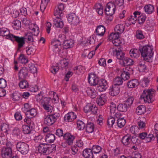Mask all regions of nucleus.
Returning <instances> with one entry per match:
<instances>
[{"label":"nucleus","mask_w":158,"mask_h":158,"mask_svg":"<svg viewBox=\"0 0 158 158\" xmlns=\"http://www.w3.org/2000/svg\"><path fill=\"white\" fill-rule=\"evenodd\" d=\"M139 50L144 60L149 62H152V58L153 55V48L148 46H146L140 48Z\"/></svg>","instance_id":"nucleus-1"},{"label":"nucleus","mask_w":158,"mask_h":158,"mask_svg":"<svg viewBox=\"0 0 158 158\" xmlns=\"http://www.w3.org/2000/svg\"><path fill=\"white\" fill-rule=\"evenodd\" d=\"M154 91L152 89L144 90L141 95V99H143L145 102L152 103L154 101L153 95Z\"/></svg>","instance_id":"nucleus-2"},{"label":"nucleus","mask_w":158,"mask_h":158,"mask_svg":"<svg viewBox=\"0 0 158 158\" xmlns=\"http://www.w3.org/2000/svg\"><path fill=\"white\" fill-rule=\"evenodd\" d=\"M8 39L12 41H15L17 43L18 51L23 47L25 43V38L24 37H20L10 34Z\"/></svg>","instance_id":"nucleus-3"},{"label":"nucleus","mask_w":158,"mask_h":158,"mask_svg":"<svg viewBox=\"0 0 158 158\" xmlns=\"http://www.w3.org/2000/svg\"><path fill=\"white\" fill-rule=\"evenodd\" d=\"M12 145L10 142H7L5 147L2 148L1 154L2 158H11L12 155Z\"/></svg>","instance_id":"nucleus-4"},{"label":"nucleus","mask_w":158,"mask_h":158,"mask_svg":"<svg viewBox=\"0 0 158 158\" xmlns=\"http://www.w3.org/2000/svg\"><path fill=\"white\" fill-rule=\"evenodd\" d=\"M137 139L136 137L131 136V135L127 134L123 137L122 142L124 145L127 146L131 143H135Z\"/></svg>","instance_id":"nucleus-5"},{"label":"nucleus","mask_w":158,"mask_h":158,"mask_svg":"<svg viewBox=\"0 0 158 158\" xmlns=\"http://www.w3.org/2000/svg\"><path fill=\"white\" fill-rule=\"evenodd\" d=\"M16 148L23 155L27 154L29 151V145L23 142L18 143L17 144Z\"/></svg>","instance_id":"nucleus-6"},{"label":"nucleus","mask_w":158,"mask_h":158,"mask_svg":"<svg viewBox=\"0 0 158 158\" xmlns=\"http://www.w3.org/2000/svg\"><path fill=\"white\" fill-rule=\"evenodd\" d=\"M116 6L112 2L107 3L106 6L105 11L106 14L109 16H112L116 10Z\"/></svg>","instance_id":"nucleus-7"},{"label":"nucleus","mask_w":158,"mask_h":158,"mask_svg":"<svg viewBox=\"0 0 158 158\" xmlns=\"http://www.w3.org/2000/svg\"><path fill=\"white\" fill-rule=\"evenodd\" d=\"M68 20L71 25L76 26L79 23V20L78 17L75 13H71L68 15Z\"/></svg>","instance_id":"nucleus-8"},{"label":"nucleus","mask_w":158,"mask_h":158,"mask_svg":"<svg viewBox=\"0 0 158 158\" xmlns=\"http://www.w3.org/2000/svg\"><path fill=\"white\" fill-rule=\"evenodd\" d=\"M123 48L121 47H114L113 48V52L114 54L115 53V55L117 58L119 60H123L124 57V53L122 51Z\"/></svg>","instance_id":"nucleus-9"},{"label":"nucleus","mask_w":158,"mask_h":158,"mask_svg":"<svg viewBox=\"0 0 158 158\" xmlns=\"http://www.w3.org/2000/svg\"><path fill=\"white\" fill-rule=\"evenodd\" d=\"M97 85V89L99 91L102 92L106 89L107 83L105 79H102L99 80Z\"/></svg>","instance_id":"nucleus-10"},{"label":"nucleus","mask_w":158,"mask_h":158,"mask_svg":"<svg viewBox=\"0 0 158 158\" xmlns=\"http://www.w3.org/2000/svg\"><path fill=\"white\" fill-rule=\"evenodd\" d=\"M121 86L115 85H113L110 87L109 93L112 96L117 95L120 92Z\"/></svg>","instance_id":"nucleus-11"},{"label":"nucleus","mask_w":158,"mask_h":158,"mask_svg":"<svg viewBox=\"0 0 158 158\" xmlns=\"http://www.w3.org/2000/svg\"><path fill=\"white\" fill-rule=\"evenodd\" d=\"M28 71L26 67H24L20 70L19 73V79L20 80H24L28 76Z\"/></svg>","instance_id":"nucleus-12"},{"label":"nucleus","mask_w":158,"mask_h":158,"mask_svg":"<svg viewBox=\"0 0 158 158\" xmlns=\"http://www.w3.org/2000/svg\"><path fill=\"white\" fill-rule=\"evenodd\" d=\"M88 78L89 82L91 85L94 86L97 85L99 79L95 77L94 74L91 73L89 74Z\"/></svg>","instance_id":"nucleus-13"},{"label":"nucleus","mask_w":158,"mask_h":158,"mask_svg":"<svg viewBox=\"0 0 158 158\" xmlns=\"http://www.w3.org/2000/svg\"><path fill=\"white\" fill-rule=\"evenodd\" d=\"M64 139L66 140V143L69 145H71L73 143V141L75 139V136L70 133H67L63 136Z\"/></svg>","instance_id":"nucleus-14"},{"label":"nucleus","mask_w":158,"mask_h":158,"mask_svg":"<svg viewBox=\"0 0 158 158\" xmlns=\"http://www.w3.org/2000/svg\"><path fill=\"white\" fill-rule=\"evenodd\" d=\"M105 31L104 26L102 25H99L97 27L95 30L96 34L97 35L102 36L104 35Z\"/></svg>","instance_id":"nucleus-15"},{"label":"nucleus","mask_w":158,"mask_h":158,"mask_svg":"<svg viewBox=\"0 0 158 158\" xmlns=\"http://www.w3.org/2000/svg\"><path fill=\"white\" fill-rule=\"evenodd\" d=\"M56 121L50 114L47 115L44 118V123L48 126H51Z\"/></svg>","instance_id":"nucleus-16"},{"label":"nucleus","mask_w":158,"mask_h":158,"mask_svg":"<svg viewBox=\"0 0 158 158\" xmlns=\"http://www.w3.org/2000/svg\"><path fill=\"white\" fill-rule=\"evenodd\" d=\"M77 116L74 114V113L71 112L66 114L64 117L65 120H67L68 122H72L73 120L76 118Z\"/></svg>","instance_id":"nucleus-17"},{"label":"nucleus","mask_w":158,"mask_h":158,"mask_svg":"<svg viewBox=\"0 0 158 158\" xmlns=\"http://www.w3.org/2000/svg\"><path fill=\"white\" fill-rule=\"evenodd\" d=\"M48 145L47 144H41L38 147V151L41 153H45L47 154Z\"/></svg>","instance_id":"nucleus-18"},{"label":"nucleus","mask_w":158,"mask_h":158,"mask_svg":"<svg viewBox=\"0 0 158 158\" xmlns=\"http://www.w3.org/2000/svg\"><path fill=\"white\" fill-rule=\"evenodd\" d=\"M83 156L85 158H93L94 155L92 150L90 149H86L83 152Z\"/></svg>","instance_id":"nucleus-19"},{"label":"nucleus","mask_w":158,"mask_h":158,"mask_svg":"<svg viewBox=\"0 0 158 158\" xmlns=\"http://www.w3.org/2000/svg\"><path fill=\"white\" fill-rule=\"evenodd\" d=\"M128 67H126L125 70L123 69V72H122L121 77L122 79L124 80H128L130 78V73L128 71Z\"/></svg>","instance_id":"nucleus-20"},{"label":"nucleus","mask_w":158,"mask_h":158,"mask_svg":"<svg viewBox=\"0 0 158 158\" xmlns=\"http://www.w3.org/2000/svg\"><path fill=\"white\" fill-rule=\"evenodd\" d=\"M88 95L92 98H95L96 96V92L95 90L90 87H88L86 89Z\"/></svg>","instance_id":"nucleus-21"},{"label":"nucleus","mask_w":158,"mask_h":158,"mask_svg":"<svg viewBox=\"0 0 158 158\" xmlns=\"http://www.w3.org/2000/svg\"><path fill=\"white\" fill-rule=\"evenodd\" d=\"M73 44V41L72 40L70 39L65 40L63 45L64 48L68 49L72 47Z\"/></svg>","instance_id":"nucleus-22"},{"label":"nucleus","mask_w":158,"mask_h":158,"mask_svg":"<svg viewBox=\"0 0 158 158\" xmlns=\"http://www.w3.org/2000/svg\"><path fill=\"white\" fill-rule=\"evenodd\" d=\"M55 139V135L52 134L48 133L47 134L45 137V140L48 143H52L54 142Z\"/></svg>","instance_id":"nucleus-23"},{"label":"nucleus","mask_w":158,"mask_h":158,"mask_svg":"<svg viewBox=\"0 0 158 158\" xmlns=\"http://www.w3.org/2000/svg\"><path fill=\"white\" fill-rule=\"evenodd\" d=\"M127 85L129 88H134L138 85V81L137 79H132L129 81Z\"/></svg>","instance_id":"nucleus-24"},{"label":"nucleus","mask_w":158,"mask_h":158,"mask_svg":"<svg viewBox=\"0 0 158 158\" xmlns=\"http://www.w3.org/2000/svg\"><path fill=\"white\" fill-rule=\"evenodd\" d=\"M10 34L9 30L6 28H0V35L3 36H6V38L8 39Z\"/></svg>","instance_id":"nucleus-25"},{"label":"nucleus","mask_w":158,"mask_h":158,"mask_svg":"<svg viewBox=\"0 0 158 158\" xmlns=\"http://www.w3.org/2000/svg\"><path fill=\"white\" fill-rule=\"evenodd\" d=\"M127 104L124 102L123 103L119 104L117 106V109L119 111L125 112L127 110Z\"/></svg>","instance_id":"nucleus-26"},{"label":"nucleus","mask_w":158,"mask_h":158,"mask_svg":"<svg viewBox=\"0 0 158 158\" xmlns=\"http://www.w3.org/2000/svg\"><path fill=\"white\" fill-rule=\"evenodd\" d=\"M57 19H55L54 20V24L57 27L62 28L64 24L61 19L59 17H57Z\"/></svg>","instance_id":"nucleus-27"},{"label":"nucleus","mask_w":158,"mask_h":158,"mask_svg":"<svg viewBox=\"0 0 158 158\" xmlns=\"http://www.w3.org/2000/svg\"><path fill=\"white\" fill-rule=\"evenodd\" d=\"M146 108L143 105H140L138 106L136 110V112L137 114L140 115L144 114L145 112Z\"/></svg>","instance_id":"nucleus-28"},{"label":"nucleus","mask_w":158,"mask_h":158,"mask_svg":"<svg viewBox=\"0 0 158 158\" xmlns=\"http://www.w3.org/2000/svg\"><path fill=\"white\" fill-rule=\"evenodd\" d=\"M123 65L124 66H128L132 65L133 61L132 60L127 57H125L123 59Z\"/></svg>","instance_id":"nucleus-29"},{"label":"nucleus","mask_w":158,"mask_h":158,"mask_svg":"<svg viewBox=\"0 0 158 158\" xmlns=\"http://www.w3.org/2000/svg\"><path fill=\"white\" fill-rule=\"evenodd\" d=\"M144 9L146 13L151 14L153 12L154 7L153 5L149 4L146 5L144 7Z\"/></svg>","instance_id":"nucleus-30"},{"label":"nucleus","mask_w":158,"mask_h":158,"mask_svg":"<svg viewBox=\"0 0 158 158\" xmlns=\"http://www.w3.org/2000/svg\"><path fill=\"white\" fill-rule=\"evenodd\" d=\"M138 69L140 72H143L146 69V67L145 65V62L144 60L139 61L138 64Z\"/></svg>","instance_id":"nucleus-31"},{"label":"nucleus","mask_w":158,"mask_h":158,"mask_svg":"<svg viewBox=\"0 0 158 158\" xmlns=\"http://www.w3.org/2000/svg\"><path fill=\"white\" fill-rule=\"evenodd\" d=\"M94 127L93 123H88L86 125V130L87 132L91 133L94 131Z\"/></svg>","instance_id":"nucleus-32"},{"label":"nucleus","mask_w":158,"mask_h":158,"mask_svg":"<svg viewBox=\"0 0 158 158\" xmlns=\"http://www.w3.org/2000/svg\"><path fill=\"white\" fill-rule=\"evenodd\" d=\"M95 9L96 11L99 15H102L103 14V7L100 3L96 4L95 5Z\"/></svg>","instance_id":"nucleus-33"},{"label":"nucleus","mask_w":158,"mask_h":158,"mask_svg":"<svg viewBox=\"0 0 158 158\" xmlns=\"http://www.w3.org/2000/svg\"><path fill=\"white\" fill-rule=\"evenodd\" d=\"M104 97V95H102L100 96L99 98L97 99V103L99 106H102L104 104L106 99Z\"/></svg>","instance_id":"nucleus-34"},{"label":"nucleus","mask_w":158,"mask_h":158,"mask_svg":"<svg viewBox=\"0 0 158 158\" xmlns=\"http://www.w3.org/2000/svg\"><path fill=\"white\" fill-rule=\"evenodd\" d=\"M11 97L14 101H19L21 98V95L18 92H15L11 95Z\"/></svg>","instance_id":"nucleus-35"},{"label":"nucleus","mask_w":158,"mask_h":158,"mask_svg":"<svg viewBox=\"0 0 158 158\" xmlns=\"http://www.w3.org/2000/svg\"><path fill=\"white\" fill-rule=\"evenodd\" d=\"M22 80L20 82L19 85L20 88L23 89L26 88L28 87V83L27 81L24 80Z\"/></svg>","instance_id":"nucleus-36"},{"label":"nucleus","mask_w":158,"mask_h":158,"mask_svg":"<svg viewBox=\"0 0 158 158\" xmlns=\"http://www.w3.org/2000/svg\"><path fill=\"white\" fill-rule=\"evenodd\" d=\"M37 114V111L35 108H32L27 110V113L26 115L27 116L28 114H30L32 117L35 116Z\"/></svg>","instance_id":"nucleus-37"},{"label":"nucleus","mask_w":158,"mask_h":158,"mask_svg":"<svg viewBox=\"0 0 158 158\" xmlns=\"http://www.w3.org/2000/svg\"><path fill=\"white\" fill-rule=\"evenodd\" d=\"M77 127L79 130H83L85 127V123L82 121L78 120L77 122Z\"/></svg>","instance_id":"nucleus-38"},{"label":"nucleus","mask_w":158,"mask_h":158,"mask_svg":"<svg viewBox=\"0 0 158 158\" xmlns=\"http://www.w3.org/2000/svg\"><path fill=\"white\" fill-rule=\"evenodd\" d=\"M117 121L118 126L120 128L123 127L125 124V120L123 118H119L117 119Z\"/></svg>","instance_id":"nucleus-39"},{"label":"nucleus","mask_w":158,"mask_h":158,"mask_svg":"<svg viewBox=\"0 0 158 158\" xmlns=\"http://www.w3.org/2000/svg\"><path fill=\"white\" fill-rule=\"evenodd\" d=\"M48 147L47 154L55 152L56 150V146L55 144H48Z\"/></svg>","instance_id":"nucleus-40"},{"label":"nucleus","mask_w":158,"mask_h":158,"mask_svg":"<svg viewBox=\"0 0 158 158\" xmlns=\"http://www.w3.org/2000/svg\"><path fill=\"white\" fill-rule=\"evenodd\" d=\"M9 125L6 123H3L1 126V131L6 134H7L8 131L9 130Z\"/></svg>","instance_id":"nucleus-41"},{"label":"nucleus","mask_w":158,"mask_h":158,"mask_svg":"<svg viewBox=\"0 0 158 158\" xmlns=\"http://www.w3.org/2000/svg\"><path fill=\"white\" fill-rule=\"evenodd\" d=\"M112 42L114 46V47H121V45L122 44V41L120 40L119 37L115 40H113Z\"/></svg>","instance_id":"nucleus-42"},{"label":"nucleus","mask_w":158,"mask_h":158,"mask_svg":"<svg viewBox=\"0 0 158 158\" xmlns=\"http://www.w3.org/2000/svg\"><path fill=\"white\" fill-rule=\"evenodd\" d=\"M27 48L26 51L27 53V55H33L36 50L35 48L34 47H27Z\"/></svg>","instance_id":"nucleus-43"},{"label":"nucleus","mask_w":158,"mask_h":158,"mask_svg":"<svg viewBox=\"0 0 158 158\" xmlns=\"http://www.w3.org/2000/svg\"><path fill=\"white\" fill-rule=\"evenodd\" d=\"M28 67L29 68L30 70L31 73H37V69L34 64L31 63H29Z\"/></svg>","instance_id":"nucleus-44"},{"label":"nucleus","mask_w":158,"mask_h":158,"mask_svg":"<svg viewBox=\"0 0 158 158\" xmlns=\"http://www.w3.org/2000/svg\"><path fill=\"white\" fill-rule=\"evenodd\" d=\"M19 60L22 64H25L28 62V60L24 55L21 54L19 57Z\"/></svg>","instance_id":"nucleus-45"},{"label":"nucleus","mask_w":158,"mask_h":158,"mask_svg":"<svg viewBox=\"0 0 158 158\" xmlns=\"http://www.w3.org/2000/svg\"><path fill=\"white\" fill-rule=\"evenodd\" d=\"M119 33L118 32L115 33H111L109 36V39L111 41L115 40L119 37Z\"/></svg>","instance_id":"nucleus-46"},{"label":"nucleus","mask_w":158,"mask_h":158,"mask_svg":"<svg viewBox=\"0 0 158 158\" xmlns=\"http://www.w3.org/2000/svg\"><path fill=\"white\" fill-rule=\"evenodd\" d=\"M23 131L25 134H28L31 131V130L29 126L23 125L22 127Z\"/></svg>","instance_id":"nucleus-47"},{"label":"nucleus","mask_w":158,"mask_h":158,"mask_svg":"<svg viewBox=\"0 0 158 158\" xmlns=\"http://www.w3.org/2000/svg\"><path fill=\"white\" fill-rule=\"evenodd\" d=\"M102 148L98 145H94L92 151L95 154L99 153L101 151Z\"/></svg>","instance_id":"nucleus-48"},{"label":"nucleus","mask_w":158,"mask_h":158,"mask_svg":"<svg viewBox=\"0 0 158 158\" xmlns=\"http://www.w3.org/2000/svg\"><path fill=\"white\" fill-rule=\"evenodd\" d=\"M123 80L121 77H117L114 81V85L120 86L123 83Z\"/></svg>","instance_id":"nucleus-49"},{"label":"nucleus","mask_w":158,"mask_h":158,"mask_svg":"<svg viewBox=\"0 0 158 158\" xmlns=\"http://www.w3.org/2000/svg\"><path fill=\"white\" fill-rule=\"evenodd\" d=\"M115 118L114 117L110 116L109 118L107 120V124L110 127H112L115 122Z\"/></svg>","instance_id":"nucleus-50"},{"label":"nucleus","mask_w":158,"mask_h":158,"mask_svg":"<svg viewBox=\"0 0 158 158\" xmlns=\"http://www.w3.org/2000/svg\"><path fill=\"white\" fill-rule=\"evenodd\" d=\"M124 28L123 25L121 24H118L115 27L114 30L115 31H119V33H122L124 30Z\"/></svg>","instance_id":"nucleus-51"},{"label":"nucleus","mask_w":158,"mask_h":158,"mask_svg":"<svg viewBox=\"0 0 158 158\" xmlns=\"http://www.w3.org/2000/svg\"><path fill=\"white\" fill-rule=\"evenodd\" d=\"M135 36L137 38L139 39H142L144 38L142 31L140 30H138L136 31Z\"/></svg>","instance_id":"nucleus-52"},{"label":"nucleus","mask_w":158,"mask_h":158,"mask_svg":"<svg viewBox=\"0 0 158 158\" xmlns=\"http://www.w3.org/2000/svg\"><path fill=\"white\" fill-rule=\"evenodd\" d=\"M13 23L14 24L15 29L18 30L21 27V22L18 20L14 21Z\"/></svg>","instance_id":"nucleus-53"},{"label":"nucleus","mask_w":158,"mask_h":158,"mask_svg":"<svg viewBox=\"0 0 158 158\" xmlns=\"http://www.w3.org/2000/svg\"><path fill=\"white\" fill-rule=\"evenodd\" d=\"M43 107L44 109L48 112L51 113L53 110V107L50 104L43 105Z\"/></svg>","instance_id":"nucleus-54"},{"label":"nucleus","mask_w":158,"mask_h":158,"mask_svg":"<svg viewBox=\"0 0 158 158\" xmlns=\"http://www.w3.org/2000/svg\"><path fill=\"white\" fill-rule=\"evenodd\" d=\"M7 85V83L5 80L3 78L0 79V88L2 89H4L6 87Z\"/></svg>","instance_id":"nucleus-55"},{"label":"nucleus","mask_w":158,"mask_h":158,"mask_svg":"<svg viewBox=\"0 0 158 158\" xmlns=\"http://www.w3.org/2000/svg\"><path fill=\"white\" fill-rule=\"evenodd\" d=\"M134 99L133 97H130L124 102L127 104V106H130L133 104Z\"/></svg>","instance_id":"nucleus-56"},{"label":"nucleus","mask_w":158,"mask_h":158,"mask_svg":"<svg viewBox=\"0 0 158 158\" xmlns=\"http://www.w3.org/2000/svg\"><path fill=\"white\" fill-rule=\"evenodd\" d=\"M155 137L152 134H150L148 136H146L145 138V142L148 143L150 142L152 140H154Z\"/></svg>","instance_id":"nucleus-57"},{"label":"nucleus","mask_w":158,"mask_h":158,"mask_svg":"<svg viewBox=\"0 0 158 158\" xmlns=\"http://www.w3.org/2000/svg\"><path fill=\"white\" fill-rule=\"evenodd\" d=\"M50 101V98L45 97L42 100L41 103L43 106V105L49 104Z\"/></svg>","instance_id":"nucleus-58"},{"label":"nucleus","mask_w":158,"mask_h":158,"mask_svg":"<svg viewBox=\"0 0 158 158\" xmlns=\"http://www.w3.org/2000/svg\"><path fill=\"white\" fill-rule=\"evenodd\" d=\"M82 66H79L76 67L74 70V71L76 70V74H79L80 73H82Z\"/></svg>","instance_id":"nucleus-59"},{"label":"nucleus","mask_w":158,"mask_h":158,"mask_svg":"<svg viewBox=\"0 0 158 158\" xmlns=\"http://www.w3.org/2000/svg\"><path fill=\"white\" fill-rule=\"evenodd\" d=\"M98 110V108L95 105H91V107L90 112L93 114H95L97 113Z\"/></svg>","instance_id":"nucleus-60"},{"label":"nucleus","mask_w":158,"mask_h":158,"mask_svg":"<svg viewBox=\"0 0 158 158\" xmlns=\"http://www.w3.org/2000/svg\"><path fill=\"white\" fill-rule=\"evenodd\" d=\"M146 19V17L144 16H140L138 17V22L140 24H142L144 22Z\"/></svg>","instance_id":"nucleus-61"},{"label":"nucleus","mask_w":158,"mask_h":158,"mask_svg":"<svg viewBox=\"0 0 158 158\" xmlns=\"http://www.w3.org/2000/svg\"><path fill=\"white\" fill-rule=\"evenodd\" d=\"M137 51L136 49H134L132 50H130V55L131 56L132 58H135L138 56V54H137L136 52V51Z\"/></svg>","instance_id":"nucleus-62"},{"label":"nucleus","mask_w":158,"mask_h":158,"mask_svg":"<svg viewBox=\"0 0 158 158\" xmlns=\"http://www.w3.org/2000/svg\"><path fill=\"white\" fill-rule=\"evenodd\" d=\"M149 82V80L148 78H144L142 82V85L143 87H146Z\"/></svg>","instance_id":"nucleus-63"},{"label":"nucleus","mask_w":158,"mask_h":158,"mask_svg":"<svg viewBox=\"0 0 158 158\" xmlns=\"http://www.w3.org/2000/svg\"><path fill=\"white\" fill-rule=\"evenodd\" d=\"M62 68L66 67L69 64V62L66 60H63L60 61Z\"/></svg>","instance_id":"nucleus-64"}]
</instances>
